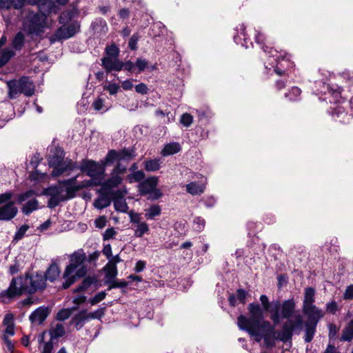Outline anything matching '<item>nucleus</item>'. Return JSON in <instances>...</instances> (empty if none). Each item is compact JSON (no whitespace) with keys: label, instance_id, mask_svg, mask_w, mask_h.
Segmentation results:
<instances>
[{"label":"nucleus","instance_id":"f257e3e1","mask_svg":"<svg viewBox=\"0 0 353 353\" xmlns=\"http://www.w3.org/2000/svg\"><path fill=\"white\" fill-rule=\"evenodd\" d=\"M248 310L250 314V318L242 315L238 317L239 327L254 336L257 342H260L263 337L266 345L271 346L272 344L268 342V337L272 336V334H276L274 326L272 325L269 321H262L263 312L259 305L250 303Z\"/></svg>","mask_w":353,"mask_h":353},{"label":"nucleus","instance_id":"f03ea898","mask_svg":"<svg viewBox=\"0 0 353 353\" xmlns=\"http://www.w3.org/2000/svg\"><path fill=\"white\" fill-rule=\"evenodd\" d=\"M45 287L46 279L43 274L39 272L35 274L26 273L23 276L13 278L8 288L0 293V299L4 301L19 296L23 293L33 294Z\"/></svg>","mask_w":353,"mask_h":353},{"label":"nucleus","instance_id":"7ed1b4c3","mask_svg":"<svg viewBox=\"0 0 353 353\" xmlns=\"http://www.w3.org/2000/svg\"><path fill=\"white\" fill-rule=\"evenodd\" d=\"M280 319H286L283 324L281 331L276 332V334L272 336L280 341L288 342L291 341L293 334H300L303 329V316L299 314H294L295 310V302L293 299H288L281 303Z\"/></svg>","mask_w":353,"mask_h":353},{"label":"nucleus","instance_id":"20e7f679","mask_svg":"<svg viewBox=\"0 0 353 353\" xmlns=\"http://www.w3.org/2000/svg\"><path fill=\"white\" fill-rule=\"evenodd\" d=\"M70 263L64 270L63 278L64 282L62 287L64 289L70 288L77 279L83 277L88 272L85 264L86 255L83 249H79L69 256Z\"/></svg>","mask_w":353,"mask_h":353},{"label":"nucleus","instance_id":"39448f33","mask_svg":"<svg viewBox=\"0 0 353 353\" xmlns=\"http://www.w3.org/2000/svg\"><path fill=\"white\" fill-rule=\"evenodd\" d=\"M81 172L86 173L91 179L83 181L87 187L101 185L105 175V164L91 160L83 161L80 165Z\"/></svg>","mask_w":353,"mask_h":353},{"label":"nucleus","instance_id":"423d86ee","mask_svg":"<svg viewBox=\"0 0 353 353\" xmlns=\"http://www.w3.org/2000/svg\"><path fill=\"white\" fill-rule=\"evenodd\" d=\"M264 39L265 37L263 34L260 32L256 33L255 36L256 42L261 46L265 52L270 54L268 59V65H270L274 68V72L277 74L282 75L284 73V70L282 68H284L285 64H288V61L283 57L281 54H279V52L276 50L270 48V50L267 52L266 48H268V47L265 48L263 45Z\"/></svg>","mask_w":353,"mask_h":353},{"label":"nucleus","instance_id":"0eeeda50","mask_svg":"<svg viewBox=\"0 0 353 353\" xmlns=\"http://www.w3.org/2000/svg\"><path fill=\"white\" fill-rule=\"evenodd\" d=\"M9 96L10 98H16L19 94H23L30 97L34 93V85L28 77H23L19 80H11L8 82Z\"/></svg>","mask_w":353,"mask_h":353},{"label":"nucleus","instance_id":"6e6552de","mask_svg":"<svg viewBox=\"0 0 353 353\" xmlns=\"http://www.w3.org/2000/svg\"><path fill=\"white\" fill-rule=\"evenodd\" d=\"M47 17L40 13H30L24 22V29L29 34L40 36L44 32Z\"/></svg>","mask_w":353,"mask_h":353},{"label":"nucleus","instance_id":"1a4fd4ad","mask_svg":"<svg viewBox=\"0 0 353 353\" xmlns=\"http://www.w3.org/2000/svg\"><path fill=\"white\" fill-rule=\"evenodd\" d=\"M159 179L151 176L143 181L139 185V190L142 195L150 194V199L157 200L162 196L161 192L157 188Z\"/></svg>","mask_w":353,"mask_h":353},{"label":"nucleus","instance_id":"9d476101","mask_svg":"<svg viewBox=\"0 0 353 353\" xmlns=\"http://www.w3.org/2000/svg\"><path fill=\"white\" fill-rule=\"evenodd\" d=\"M42 194L50 196L48 202V207L50 208H54L61 202L67 201L64 188L60 185L50 186L44 189Z\"/></svg>","mask_w":353,"mask_h":353},{"label":"nucleus","instance_id":"9b49d317","mask_svg":"<svg viewBox=\"0 0 353 353\" xmlns=\"http://www.w3.org/2000/svg\"><path fill=\"white\" fill-rule=\"evenodd\" d=\"M80 30V24L77 21H72L68 24H62L52 36L54 41L68 39L74 36Z\"/></svg>","mask_w":353,"mask_h":353},{"label":"nucleus","instance_id":"f8f14e48","mask_svg":"<svg viewBox=\"0 0 353 353\" xmlns=\"http://www.w3.org/2000/svg\"><path fill=\"white\" fill-rule=\"evenodd\" d=\"M260 301L263 307V310L270 312V319L274 324H279L280 323L279 309L281 303L279 301L270 303L268 296L264 294L260 296Z\"/></svg>","mask_w":353,"mask_h":353},{"label":"nucleus","instance_id":"ddd939ff","mask_svg":"<svg viewBox=\"0 0 353 353\" xmlns=\"http://www.w3.org/2000/svg\"><path fill=\"white\" fill-rule=\"evenodd\" d=\"M49 164L54 168L52 172L53 176H60L65 172L72 170L75 168L74 163L72 160L63 161L53 159L49 161Z\"/></svg>","mask_w":353,"mask_h":353},{"label":"nucleus","instance_id":"4468645a","mask_svg":"<svg viewBox=\"0 0 353 353\" xmlns=\"http://www.w3.org/2000/svg\"><path fill=\"white\" fill-rule=\"evenodd\" d=\"M303 312L307 317V322L315 324H317L324 316L323 311L315 305L303 307Z\"/></svg>","mask_w":353,"mask_h":353},{"label":"nucleus","instance_id":"2eb2a0df","mask_svg":"<svg viewBox=\"0 0 353 353\" xmlns=\"http://www.w3.org/2000/svg\"><path fill=\"white\" fill-rule=\"evenodd\" d=\"M101 63L108 72L120 71L123 69V62L118 57H103L101 59Z\"/></svg>","mask_w":353,"mask_h":353},{"label":"nucleus","instance_id":"dca6fc26","mask_svg":"<svg viewBox=\"0 0 353 353\" xmlns=\"http://www.w3.org/2000/svg\"><path fill=\"white\" fill-rule=\"evenodd\" d=\"M17 212V208L14 205V203L10 201L0 207V220H10L16 216Z\"/></svg>","mask_w":353,"mask_h":353},{"label":"nucleus","instance_id":"f3484780","mask_svg":"<svg viewBox=\"0 0 353 353\" xmlns=\"http://www.w3.org/2000/svg\"><path fill=\"white\" fill-rule=\"evenodd\" d=\"M316 86H321L322 84V88L319 90H317L319 93L321 94H327L329 93L333 98V102L337 103L340 102L339 99L341 98V88H338L337 90H334L331 88L330 85L322 81H316Z\"/></svg>","mask_w":353,"mask_h":353},{"label":"nucleus","instance_id":"a211bd4d","mask_svg":"<svg viewBox=\"0 0 353 353\" xmlns=\"http://www.w3.org/2000/svg\"><path fill=\"white\" fill-rule=\"evenodd\" d=\"M40 14H46L57 13L59 10L58 6L52 0H38L37 3Z\"/></svg>","mask_w":353,"mask_h":353},{"label":"nucleus","instance_id":"6ab92c4d","mask_svg":"<svg viewBox=\"0 0 353 353\" xmlns=\"http://www.w3.org/2000/svg\"><path fill=\"white\" fill-rule=\"evenodd\" d=\"M236 34L234 35V41L236 44H240L245 48H248V43L252 46V43L247 37L245 27L243 24L240 25L236 29Z\"/></svg>","mask_w":353,"mask_h":353},{"label":"nucleus","instance_id":"aec40b11","mask_svg":"<svg viewBox=\"0 0 353 353\" xmlns=\"http://www.w3.org/2000/svg\"><path fill=\"white\" fill-rule=\"evenodd\" d=\"M48 315V309L46 307H40L31 313L29 319L32 323L40 325L46 320Z\"/></svg>","mask_w":353,"mask_h":353},{"label":"nucleus","instance_id":"412c9836","mask_svg":"<svg viewBox=\"0 0 353 353\" xmlns=\"http://www.w3.org/2000/svg\"><path fill=\"white\" fill-rule=\"evenodd\" d=\"M122 182V178L118 174H114L112 172L111 176L105 181H102L101 190L108 192L112 188L118 187Z\"/></svg>","mask_w":353,"mask_h":353},{"label":"nucleus","instance_id":"4be33fe9","mask_svg":"<svg viewBox=\"0 0 353 353\" xmlns=\"http://www.w3.org/2000/svg\"><path fill=\"white\" fill-rule=\"evenodd\" d=\"M206 179L203 178L201 182L193 181L186 185V190L192 195H199L203 193L205 189Z\"/></svg>","mask_w":353,"mask_h":353},{"label":"nucleus","instance_id":"5701e85b","mask_svg":"<svg viewBox=\"0 0 353 353\" xmlns=\"http://www.w3.org/2000/svg\"><path fill=\"white\" fill-rule=\"evenodd\" d=\"M65 190V195L67 197V200L72 199L75 196L76 192L81 189L88 188L83 181L78 183L77 185H62Z\"/></svg>","mask_w":353,"mask_h":353},{"label":"nucleus","instance_id":"b1692460","mask_svg":"<svg viewBox=\"0 0 353 353\" xmlns=\"http://www.w3.org/2000/svg\"><path fill=\"white\" fill-rule=\"evenodd\" d=\"M332 117L334 120L339 121L341 123H345L349 120V115L345 112V108L341 105H336L333 108Z\"/></svg>","mask_w":353,"mask_h":353},{"label":"nucleus","instance_id":"393cba45","mask_svg":"<svg viewBox=\"0 0 353 353\" xmlns=\"http://www.w3.org/2000/svg\"><path fill=\"white\" fill-rule=\"evenodd\" d=\"M88 320V312L84 310L74 315L72 317L70 323L74 325L77 330H79L83 326L85 322Z\"/></svg>","mask_w":353,"mask_h":353},{"label":"nucleus","instance_id":"a878e982","mask_svg":"<svg viewBox=\"0 0 353 353\" xmlns=\"http://www.w3.org/2000/svg\"><path fill=\"white\" fill-rule=\"evenodd\" d=\"M60 275V269L57 263H52L46 270L44 278L50 281H55Z\"/></svg>","mask_w":353,"mask_h":353},{"label":"nucleus","instance_id":"bb28decb","mask_svg":"<svg viewBox=\"0 0 353 353\" xmlns=\"http://www.w3.org/2000/svg\"><path fill=\"white\" fill-rule=\"evenodd\" d=\"M181 150V145L177 142H171L166 144L161 151L163 157L173 155Z\"/></svg>","mask_w":353,"mask_h":353},{"label":"nucleus","instance_id":"cd10ccee","mask_svg":"<svg viewBox=\"0 0 353 353\" xmlns=\"http://www.w3.org/2000/svg\"><path fill=\"white\" fill-rule=\"evenodd\" d=\"M315 290L313 288H307L305 290L303 307L314 305Z\"/></svg>","mask_w":353,"mask_h":353},{"label":"nucleus","instance_id":"c85d7f7f","mask_svg":"<svg viewBox=\"0 0 353 353\" xmlns=\"http://www.w3.org/2000/svg\"><path fill=\"white\" fill-rule=\"evenodd\" d=\"M316 325L317 324L312 323L311 322L305 323V341L306 343H309L313 339L316 332Z\"/></svg>","mask_w":353,"mask_h":353},{"label":"nucleus","instance_id":"c756f323","mask_svg":"<svg viewBox=\"0 0 353 353\" xmlns=\"http://www.w3.org/2000/svg\"><path fill=\"white\" fill-rule=\"evenodd\" d=\"M111 203L110 198L103 194H100L99 197L94 201V206L97 209H103L109 206Z\"/></svg>","mask_w":353,"mask_h":353},{"label":"nucleus","instance_id":"7c9ffc66","mask_svg":"<svg viewBox=\"0 0 353 353\" xmlns=\"http://www.w3.org/2000/svg\"><path fill=\"white\" fill-rule=\"evenodd\" d=\"M104 270L105 271V278L107 279V282L111 283L117 275V265L107 263L104 268Z\"/></svg>","mask_w":353,"mask_h":353},{"label":"nucleus","instance_id":"2f4dec72","mask_svg":"<svg viewBox=\"0 0 353 353\" xmlns=\"http://www.w3.org/2000/svg\"><path fill=\"white\" fill-rule=\"evenodd\" d=\"M96 279L94 277H86L81 284L74 290V293H79L86 291L92 285L95 283Z\"/></svg>","mask_w":353,"mask_h":353},{"label":"nucleus","instance_id":"473e14b6","mask_svg":"<svg viewBox=\"0 0 353 353\" xmlns=\"http://www.w3.org/2000/svg\"><path fill=\"white\" fill-rule=\"evenodd\" d=\"M76 14L75 10L64 11L60 14L59 21L61 24H68L69 22H72L71 21Z\"/></svg>","mask_w":353,"mask_h":353},{"label":"nucleus","instance_id":"72a5a7b5","mask_svg":"<svg viewBox=\"0 0 353 353\" xmlns=\"http://www.w3.org/2000/svg\"><path fill=\"white\" fill-rule=\"evenodd\" d=\"M37 208L38 201L35 199H32L24 204L22 208V212L26 215H28Z\"/></svg>","mask_w":353,"mask_h":353},{"label":"nucleus","instance_id":"f704fd0d","mask_svg":"<svg viewBox=\"0 0 353 353\" xmlns=\"http://www.w3.org/2000/svg\"><path fill=\"white\" fill-rule=\"evenodd\" d=\"M353 339V320H352L344 328L341 341H350Z\"/></svg>","mask_w":353,"mask_h":353},{"label":"nucleus","instance_id":"c9c22d12","mask_svg":"<svg viewBox=\"0 0 353 353\" xmlns=\"http://www.w3.org/2000/svg\"><path fill=\"white\" fill-rule=\"evenodd\" d=\"M301 90L298 87H292L285 94V97L290 101H298L300 99Z\"/></svg>","mask_w":353,"mask_h":353},{"label":"nucleus","instance_id":"e433bc0d","mask_svg":"<svg viewBox=\"0 0 353 353\" xmlns=\"http://www.w3.org/2000/svg\"><path fill=\"white\" fill-rule=\"evenodd\" d=\"M51 338H59L64 335L65 329L62 323H57L54 326L52 327L50 330Z\"/></svg>","mask_w":353,"mask_h":353},{"label":"nucleus","instance_id":"4c0bfd02","mask_svg":"<svg viewBox=\"0 0 353 353\" xmlns=\"http://www.w3.org/2000/svg\"><path fill=\"white\" fill-rule=\"evenodd\" d=\"M145 216L147 219H153L161 214V208L158 205H153L145 210Z\"/></svg>","mask_w":353,"mask_h":353},{"label":"nucleus","instance_id":"58836bf2","mask_svg":"<svg viewBox=\"0 0 353 353\" xmlns=\"http://www.w3.org/2000/svg\"><path fill=\"white\" fill-rule=\"evenodd\" d=\"M14 55V52L10 48L4 49L0 55V67L4 65L11 57Z\"/></svg>","mask_w":353,"mask_h":353},{"label":"nucleus","instance_id":"ea45409f","mask_svg":"<svg viewBox=\"0 0 353 353\" xmlns=\"http://www.w3.org/2000/svg\"><path fill=\"white\" fill-rule=\"evenodd\" d=\"M159 159H150L145 162V169L148 172L157 171L160 168Z\"/></svg>","mask_w":353,"mask_h":353},{"label":"nucleus","instance_id":"a19ab883","mask_svg":"<svg viewBox=\"0 0 353 353\" xmlns=\"http://www.w3.org/2000/svg\"><path fill=\"white\" fill-rule=\"evenodd\" d=\"M114 207L117 211L125 212L128 206L123 198H117L114 201Z\"/></svg>","mask_w":353,"mask_h":353},{"label":"nucleus","instance_id":"79ce46f5","mask_svg":"<svg viewBox=\"0 0 353 353\" xmlns=\"http://www.w3.org/2000/svg\"><path fill=\"white\" fill-rule=\"evenodd\" d=\"M149 231L148 225L145 222H143L136 225L134 229V236L137 237H141L144 234Z\"/></svg>","mask_w":353,"mask_h":353},{"label":"nucleus","instance_id":"37998d69","mask_svg":"<svg viewBox=\"0 0 353 353\" xmlns=\"http://www.w3.org/2000/svg\"><path fill=\"white\" fill-rule=\"evenodd\" d=\"M24 44V36L22 32H18L12 41V46L16 50H21Z\"/></svg>","mask_w":353,"mask_h":353},{"label":"nucleus","instance_id":"c03bdc74","mask_svg":"<svg viewBox=\"0 0 353 353\" xmlns=\"http://www.w3.org/2000/svg\"><path fill=\"white\" fill-rule=\"evenodd\" d=\"M77 307H73L72 308L62 309L57 315V319L59 321H64L68 319L72 314V310H77Z\"/></svg>","mask_w":353,"mask_h":353},{"label":"nucleus","instance_id":"a18cd8bd","mask_svg":"<svg viewBox=\"0 0 353 353\" xmlns=\"http://www.w3.org/2000/svg\"><path fill=\"white\" fill-rule=\"evenodd\" d=\"M145 177V174L141 170H138L132 172L128 176V179L130 183L138 182L143 180Z\"/></svg>","mask_w":353,"mask_h":353},{"label":"nucleus","instance_id":"49530a36","mask_svg":"<svg viewBox=\"0 0 353 353\" xmlns=\"http://www.w3.org/2000/svg\"><path fill=\"white\" fill-rule=\"evenodd\" d=\"M193 223L194 230L199 232L204 229L205 225V220L200 216L195 217Z\"/></svg>","mask_w":353,"mask_h":353},{"label":"nucleus","instance_id":"de8ad7c7","mask_svg":"<svg viewBox=\"0 0 353 353\" xmlns=\"http://www.w3.org/2000/svg\"><path fill=\"white\" fill-rule=\"evenodd\" d=\"M106 57H118L119 50L115 45L107 46L105 48Z\"/></svg>","mask_w":353,"mask_h":353},{"label":"nucleus","instance_id":"09e8293b","mask_svg":"<svg viewBox=\"0 0 353 353\" xmlns=\"http://www.w3.org/2000/svg\"><path fill=\"white\" fill-rule=\"evenodd\" d=\"M193 117L188 113H184L181 116L180 123L185 127L188 128L192 125Z\"/></svg>","mask_w":353,"mask_h":353},{"label":"nucleus","instance_id":"8fccbe9b","mask_svg":"<svg viewBox=\"0 0 353 353\" xmlns=\"http://www.w3.org/2000/svg\"><path fill=\"white\" fill-rule=\"evenodd\" d=\"M105 160L106 163H112L115 161H119V152L110 150L106 155Z\"/></svg>","mask_w":353,"mask_h":353},{"label":"nucleus","instance_id":"3c124183","mask_svg":"<svg viewBox=\"0 0 353 353\" xmlns=\"http://www.w3.org/2000/svg\"><path fill=\"white\" fill-rule=\"evenodd\" d=\"M29 228V226L27 225H23L22 226H21L19 230L17 231V232L15 233L14 234V240L15 241H19L20 239H21L26 232H27V230H28Z\"/></svg>","mask_w":353,"mask_h":353},{"label":"nucleus","instance_id":"603ef678","mask_svg":"<svg viewBox=\"0 0 353 353\" xmlns=\"http://www.w3.org/2000/svg\"><path fill=\"white\" fill-rule=\"evenodd\" d=\"M106 296L105 292H100L89 300L91 305H94L103 301Z\"/></svg>","mask_w":353,"mask_h":353},{"label":"nucleus","instance_id":"864d4df0","mask_svg":"<svg viewBox=\"0 0 353 353\" xmlns=\"http://www.w3.org/2000/svg\"><path fill=\"white\" fill-rule=\"evenodd\" d=\"M104 90H107L110 94L114 95L118 92L119 90V85L117 83H110L104 86Z\"/></svg>","mask_w":353,"mask_h":353},{"label":"nucleus","instance_id":"5fc2aeb1","mask_svg":"<svg viewBox=\"0 0 353 353\" xmlns=\"http://www.w3.org/2000/svg\"><path fill=\"white\" fill-rule=\"evenodd\" d=\"M104 315V308H99L93 312L88 313V319H101Z\"/></svg>","mask_w":353,"mask_h":353},{"label":"nucleus","instance_id":"6e6d98bb","mask_svg":"<svg viewBox=\"0 0 353 353\" xmlns=\"http://www.w3.org/2000/svg\"><path fill=\"white\" fill-rule=\"evenodd\" d=\"M119 161L121 160H129L133 157L132 152L131 150L123 149L119 152Z\"/></svg>","mask_w":353,"mask_h":353},{"label":"nucleus","instance_id":"4d7b16f0","mask_svg":"<svg viewBox=\"0 0 353 353\" xmlns=\"http://www.w3.org/2000/svg\"><path fill=\"white\" fill-rule=\"evenodd\" d=\"M148 65V63L145 59L139 58L137 59L135 67L138 68V72H140L143 71L147 68Z\"/></svg>","mask_w":353,"mask_h":353},{"label":"nucleus","instance_id":"13d9d810","mask_svg":"<svg viewBox=\"0 0 353 353\" xmlns=\"http://www.w3.org/2000/svg\"><path fill=\"white\" fill-rule=\"evenodd\" d=\"M116 231L113 228H108L103 235V240L107 241L111 239H114Z\"/></svg>","mask_w":353,"mask_h":353},{"label":"nucleus","instance_id":"bf43d9fd","mask_svg":"<svg viewBox=\"0 0 353 353\" xmlns=\"http://www.w3.org/2000/svg\"><path fill=\"white\" fill-rule=\"evenodd\" d=\"M35 195V192L34 190H28L23 194H21L19 196V201L23 202L26 201L27 199L32 198Z\"/></svg>","mask_w":353,"mask_h":353},{"label":"nucleus","instance_id":"052dcab7","mask_svg":"<svg viewBox=\"0 0 353 353\" xmlns=\"http://www.w3.org/2000/svg\"><path fill=\"white\" fill-rule=\"evenodd\" d=\"M11 1H13L11 2L12 8L21 10L24 7L27 0H11Z\"/></svg>","mask_w":353,"mask_h":353},{"label":"nucleus","instance_id":"680f3d73","mask_svg":"<svg viewBox=\"0 0 353 353\" xmlns=\"http://www.w3.org/2000/svg\"><path fill=\"white\" fill-rule=\"evenodd\" d=\"M338 310V305L336 301H333L326 304V310L331 314H335Z\"/></svg>","mask_w":353,"mask_h":353},{"label":"nucleus","instance_id":"e2e57ef3","mask_svg":"<svg viewBox=\"0 0 353 353\" xmlns=\"http://www.w3.org/2000/svg\"><path fill=\"white\" fill-rule=\"evenodd\" d=\"M343 297L345 300L353 299V285H350L346 288Z\"/></svg>","mask_w":353,"mask_h":353},{"label":"nucleus","instance_id":"0e129e2a","mask_svg":"<svg viewBox=\"0 0 353 353\" xmlns=\"http://www.w3.org/2000/svg\"><path fill=\"white\" fill-rule=\"evenodd\" d=\"M139 41V36L137 34H134L130 39L128 46L129 48L132 50H135L137 49V44Z\"/></svg>","mask_w":353,"mask_h":353},{"label":"nucleus","instance_id":"69168bd1","mask_svg":"<svg viewBox=\"0 0 353 353\" xmlns=\"http://www.w3.org/2000/svg\"><path fill=\"white\" fill-rule=\"evenodd\" d=\"M3 325L4 326H11L14 325V316L12 314H7L4 316L3 321Z\"/></svg>","mask_w":353,"mask_h":353},{"label":"nucleus","instance_id":"338daca9","mask_svg":"<svg viewBox=\"0 0 353 353\" xmlns=\"http://www.w3.org/2000/svg\"><path fill=\"white\" fill-rule=\"evenodd\" d=\"M135 90L139 94H146L148 92V88L145 83H141L135 86Z\"/></svg>","mask_w":353,"mask_h":353},{"label":"nucleus","instance_id":"774afa93","mask_svg":"<svg viewBox=\"0 0 353 353\" xmlns=\"http://www.w3.org/2000/svg\"><path fill=\"white\" fill-rule=\"evenodd\" d=\"M126 171V167L118 163L117 166L114 168L112 173L121 176Z\"/></svg>","mask_w":353,"mask_h":353}]
</instances>
